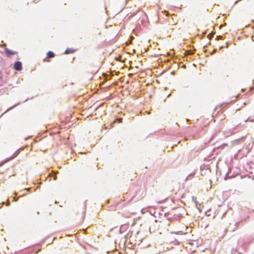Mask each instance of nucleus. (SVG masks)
Here are the masks:
<instances>
[{"mask_svg":"<svg viewBox=\"0 0 254 254\" xmlns=\"http://www.w3.org/2000/svg\"><path fill=\"white\" fill-rule=\"evenodd\" d=\"M75 51V50H73L72 49H66L64 52V53L65 54H71L74 52Z\"/></svg>","mask_w":254,"mask_h":254,"instance_id":"obj_5","label":"nucleus"},{"mask_svg":"<svg viewBox=\"0 0 254 254\" xmlns=\"http://www.w3.org/2000/svg\"><path fill=\"white\" fill-rule=\"evenodd\" d=\"M12 158H10L9 159H8V160H6L5 161H3L2 162H0V167H1V166H2L4 163L7 162L8 161H9L10 159H11Z\"/></svg>","mask_w":254,"mask_h":254,"instance_id":"obj_7","label":"nucleus"},{"mask_svg":"<svg viewBox=\"0 0 254 254\" xmlns=\"http://www.w3.org/2000/svg\"><path fill=\"white\" fill-rule=\"evenodd\" d=\"M13 67L17 71L21 70L22 67V63L19 61L16 62L14 64Z\"/></svg>","mask_w":254,"mask_h":254,"instance_id":"obj_2","label":"nucleus"},{"mask_svg":"<svg viewBox=\"0 0 254 254\" xmlns=\"http://www.w3.org/2000/svg\"><path fill=\"white\" fill-rule=\"evenodd\" d=\"M119 122H121V121H122V119H117Z\"/></svg>","mask_w":254,"mask_h":254,"instance_id":"obj_10","label":"nucleus"},{"mask_svg":"<svg viewBox=\"0 0 254 254\" xmlns=\"http://www.w3.org/2000/svg\"><path fill=\"white\" fill-rule=\"evenodd\" d=\"M4 51L7 56L14 55L17 54L16 51H13L7 48L4 50Z\"/></svg>","mask_w":254,"mask_h":254,"instance_id":"obj_3","label":"nucleus"},{"mask_svg":"<svg viewBox=\"0 0 254 254\" xmlns=\"http://www.w3.org/2000/svg\"><path fill=\"white\" fill-rule=\"evenodd\" d=\"M172 21H169V28L171 30H174L175 28V26L177 24V20L175 19L174 20L173 17H172Z\"/></svg>","mask_w":254,"mask_h":254,"instance_id":"obj_1","label":"nucleus"},{"mask_svg":"<svg viewBox=\"0 0 254 254\" xmlns=\"http://www.w3.org/2000/svg\"><path fill=\"white\" fill-rule=\"evenodd\" d=\"M49 177H54V180H56L57 179V176L54 173H51L48 175Z\"/></svg>","mask_w":254,"mask_h":254,"instance_id":"obj_6","label":"nucleus"},{"mask_svg":"<svg viewBox=\"0 0 254 254\" xmlns=\"http://www.w3.org/2000/svg\"><path fill=\"white\" fill-rule=\"evenodd\" d=\"M40 251H41V250H40V249H39V250L38 251V252H40Z\"/></svg>","mask_w":254,"mask_h":254,"instance_id":"obj_11","label":"nucleus"},{"mask_svg":"<svg viewBox=\"0 0 254 254\" xmlns=\"http://www.w3.org/2000/svg\"><path fill=\"white\" fill-rule=\"evenodd\" d=\"M164 12L166 13V15H168L169 13L168 11H164Z\"/></svg>","mask_w":254,"mask_h":254,"instance_id":"obj_9","label":"nucleus"},{"mask_svg":"<svg viewBox=\"0 0 254 254\" xmlns=\"http://www.w3.org/2000/svg\"><path fill=\"white\" fill-rule=\"evenodd\" d=\"M55 56V54L52 51H49L47 54V58H52Z\"/></svg>","mask_w":254,"mask_h":254,"instance_id":"obj_4","label":"nucleus"},{"mask_svg":"<svg viewBox=\"0 0 254 254\" xmlns=\"http://www.w3.org/2000/svg\"><path fill=\"white\" fill-rule=\"evenodd\" d=\"M84 213L83 211L82 212L81 214V220H83L84 219Z\"/></svg>","mask_w":254,"mask_h":254,"instance_id":"obj_8","label":"nucleus"}]
</instances>
